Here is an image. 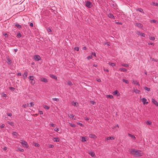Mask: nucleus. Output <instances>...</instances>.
Listing matches in <instances>:
<instances>
[{
	"mask_svg": "<svg viewBox=\"0 0 158 158\" xmlns=\"http://www.w3.org/2000/svg\"><path fill=\"white\" fill-rule=\"evenodd\" d=\"M130 152L131 154L136 157L141 156L143 155V153L142 151L135 149H131L130 151Z\"/></svg>",
	"mask_w": 158,
	"mask_h": 158,
	"instance_id": "1",
	"label": "nucleus"
},
{
	"mask_svg": "<svg viewBox=\"0 0 158 158\" xmlns=\"http://www.w3.org/2000/svg\"><path fill=\"white\" fill-rule=\"evenodd\" d=\"M20 143L23 147L27 148H28L29 145L27 144V143L25 141L21 140H20Z\"/></svg>",
	"mask_w": 158,
	"mask_h": 158,
	"instance_id": "2",
	"label": "nucleus"
},
{
	"mask_svg": "<svg viewBox=\"0 0 158 158\" xmlns=\"http://www.w3.org/2000/svg\"><path fill=\"white\" fill-rule=\"evenodd\" d=\"M115 139V137L114 136H108L105 138V140L108 142L110 140H114Z\"/></svg>",
	"mask_w": 158,
	"mask_h": 158,
	"instance_id": "3",
	"label": "nucleus"
},
{
	"mask_svg": "<svg viewBox=\"0 0 158 158\" xmlns=\"http://www.w3.org/2000/svg\"><path fill=\"white\" fill-rule=\"evenodd\" d=\"M141 101L142 102L143 105H147L149 102L147 101V100L145 98H143L141 99Z\"/></svg>",
	"mask_w": 158,
	"mask_h": 158,
	"instance_id": "4",
	"label": "nucleus"
},
{
	"mask_svg": "<svg viewBox=\"0 0 158 158\" xmlns=\"http://www.w3.org/2000/svg\"><path fill=\"white\" fill-rule=\"evenodd\" d=\"M34 77L33 76H30L29 77V80L31 81V83L32 85H34L35 83V81L34 80Z\"/></svg>",
	"mask_w": 158,
	"mask_h": 158,
	"instance_id": "5",
	"label": "nucleus"
},
{
	"mask_svg": "<svg viewBox=\"0 0 158 158\" xmlns=\"http://www.w3.org/2000/svg\"><path fill=\"white\" fill-rule=\"evenodd\" d=\"M34 59L36 61H39L41 60V58L40 56L38 55H35L34 57Z\"/></svg>",
	"mask_w": 158,
	"mask_h": 158,
	"instance_id": "6",
	"label": "nucleus"
},
{
	"mask_svg": "<svg viewBox=\"0 0 158 158\" xmlns=\"http://www.w3.org/2000/svg\"><path fill=\"white\" fill-rule=\"evenodd\" d=\"M112 94L113 95H116L117 97L119 96L120 95V94L117 90H115L112 92Z\"/></svg>",
	"mask_w": 158,
	"mask_h": 158,
	"instance_id": "7",
	"label": "nucleus"
},
{
	"mask_svg": "<svg viewBox=\"0 0 158 158\" xmlns=\"http://www.w3.org/2000/svg\"><path fill=\"white\" fill-rule=\"evenodd\" d=\"M85 6L89 8H90L92 6V4L91 2L87 1L86 2Z\"/></svg>",
	"mask_w": 158,
	"mask_h": 158,
	"instance_id": "8",
	"label": "nucleus"
},
{
	"mask_svg": "<svg viewBox=\"0 0 158 158\" xmlns=\"http://www.w3.org/2000/svg\"><path fill=\"white\" fill-rule=\"evenodd\" d=\"M40 81L42 82L47 83L48 82V79L44 77H41L40 78Z\"/></svg>",
	"mask_w": 158,
	"mask_h": 158,
	"instance_id": "9",
	"label": "nucleus"
},
{
	"mask_svg": "<svg viewBox=\"0 0 158 158\" xmlns=\"http://www.w3.org/2000/svg\"><path fill=\"white\" fill-rule=\"evenodd\" d=\"M89 137L90 138L93 139H96L97 138V136L95 134H89Z\"/></svg>",
	"mask_w": 158,
	"mask_h": 158,
	"instance_id": "10",
	"label": "nucleus"
},
{
	"mask_svg": "<svg viewBox=\"0 0 158 158\" xmlns=\"http://www.w3.org/2000/svg\"><path fill=\"white\" fill-rule=\"evenodd\" d=\"M88 153L92 157H94L95 156V153L93 151H89Z\"/></svg>",
	"mask_w": 158,
	"mask_h": 158,
	"instance_id": "11",
	"label": "nucleus"
},
{
	"mask_svg": "<svg viewBox=\"0 0 158 158\" xmlns=\"http://www.w3.org/2000/svg\"><path fill=\"white\" fill-rule=\"evenodd\" d=\"M152 103H153L156 106H158V103L157 101H156L154 99L152 98Z\"/></svg>",
	"mask_w": 158,
	"mask_h": 158,
	"instance_id": "12",
	"label": "nucleus"
},
{
	"mask_svg": "<svg viewBox=\"0 0 158 158\" xmlns=\"http://www.w3.org/2000/svg\"><path fill=\"white\" fill-rule=\"evenodd\" d=\"M71 104L72 105L76 107H78L79 106L78 103L75 101H72L71 102Z\"/></svg>",
	"mask_w": 158,
	"mask_h": 158,
	"instance_id": "13",
	"label": "nucleus"
},
{
	"mask_svg": "<svg viewBox=\"0 0 158 158\" xmlns=\"http://www.w3.org/2000/svg\"><path fill=\"white\" fill-rule=\"evenodd\" d=\"M132 83L136 85H138L139 86V82L136 80H132Z\"/></svg>",
	"mask_w": 158,
	"mask_h": 158,
	"instance_id": "14",
	"label": "nucleus"
},
{
	"mask_svg": "<svg viewBox=\"0 0 158 158\" xmlns=\"http://www.w3.org/2000/svg\"><path fill=\"white\" fill-rule=\"evenodd\" d=\"M87 138L86 136H82L81 137V141L84 142L87 141Z\"/></svg>",
	"mask_w": 158,
	"mask_h": 158,
	"instance_id": "15",
	"label": "nucleus"
},
{
	"mask_svg": "<svg viewBox=\"0 0 158 158\" xmlns=\"http://www.w3.org/2000/svg\"><path fill=\"white\" fill-rule=\"evenodd\" d=\"M106 97L107 98L113 99L114 98V97L113 95L110 94H107L106 95Z\"/></svg>",
	"mask_w": 158,
	"mask_h": 158,
	"instance_id": "16",
	"label": "nucleus"
},
{
	"mask_svg": "<svg viewBox=\"0 0 158 158\" xmlns=\"http://www.w3.org/2000/svg\"><path fill=\"white\" fill-rule=\"evenodd\" d=\"M52 140L54 142H59L60 141V139L58 137H54L53 138Z\"/></svg>",
	"mask_w": 158,
	"mask_h": 158,
	"instance_id": "17",
	"label": "nucleus"
},
{
	"mask_svg": "<svg viewBox=\"0 0 158 158\" xmlns=\"http://www.w3.org/2000/svg\"><path fill=\"white\" fill-rule=\"evenodd\" d=\"M50 77L51 78H52L53 79H54L55 80H57V77L56 76H55V75H54L50 74Z\"/></svg>",
	"mask_w": 158,
	"mask_h": 158,
	"instance_id": "18",
	"label": "nucleus"
},
{
	"mask_svg": "<svg viewBox=\"0 0 158 158\" xmlns=\"http://www.w3.org/2000/svg\"><path fill=\"white\" fill-rule=\"evenodd\" d=\"M28 73L27 71L25 72L23 75L24 79H25L27 76Z\"/></svg>",
	"mask_w": 158,
	"mask_h": 158,
	"instance_id": "19",
	"label": "nucleus"
},
{
	"mask_svg": "<svg viewBox=\"0 0 158 158\" xmlns=\"http://www.w3.org/2000/svg\"><path fill=\"white\" fill-rule=\"evenodd\" d=\"M68 116L69 118L70 119H75L74 118V116L73 114H68Z\"/></svg>",
	"mask_w": 158,
	"mask_h": 158,
	"instance_id": "20",
	"label": "nucleus"
},
{
	"mask_svg": "<svg viewBox=\"0 0 158 158\" xmlns=\"http://www.w3.org/2000/svg\"><path fill=\"white\" fill-rule=\"evenodd\" d=\"M119 127V126L118 125L116 124L113 126L112 129L114 130H117Z\"/></svg>",
	"mask_w": 158,
	"mask_h": 158,
	"instance_id": "21",
	"label": "nucleus"
},
{
	"mask_svg": "<svg viewBox=\"0 0 158 158\" xmlns=\"http://www.w3.org/2000/svg\"><path fill=\"white\" fill-rule=\"evenodd\" d=\"M138 35H140L142 37H145V36L146 35L145 33L143 32H138Z\"/></svg>",
	"mask_w": 158,
	"mask_h": 158,
	"instance_id": "22",
	"label": "nucleus"
},
{
	"mask_svg": "<svg viewBox=\"0 0 158 158\" xmlns=\"http://www.w3.org/2000/svg\"><path fill=\"white\" fill-rule=\"evenodd\" d=\"M136 26L139 27L140 28H142L143 27V25L140 23H136L135 24Z\"/></svg>",
	"mask_w": 158,
	"mask_h": 158,
	"instance_id": "23",
	"label": "nucleus"
},
{
	"mask_svg": "<svg viewBox=\"0 0 158 158\" xmlns=\"http://www.w3.org/2000/svg\"><path fill=\"white\" fill-rule=\"evenodd\" d=\"M33 145L35 147H39L40 146V145L38 143L36 142H34L33 143Z\"/></svg>",
	"mask_w": 158,
	"mask_h": 158,
	"instance_id": "24",
	"label": "nucleus"
},
{
	"mask_svg": "<svg viewBox=\"0 0 158 158\" xmlns=\"http://www.w3.org/2000/svg\"><path fill=\"white\" fill-rule=\"evenodd\" d=\"M6 62L8 64H10L11 63V60L10 59L7 58L6 59Z\"/></svg>",
	"mask_w": 158,
	"mask_h": 158,
	"instance_id": "25",
	"label": "nucleus"
},
{
	"mask_svg": "<svg viewBox=\"0 0 158 158\" xmlns=\"http://www.w3.org/2000/svg\"><path fill=\"white\" fill-rule=\"evenodd\" d=\"M17 151H20L22 152H23L24 151V150L23 149L19 148H17L16 150Z\"/></svg>",
	"mask_w": 158,
	"mask_h": 158,
	"instance_id": "26",
	"label": "nucleus"
},
{
	"mask_svg": "<svg viewBox=\"0 0 158 158\" xmlns=\"http://www.w3.org/2000/svg\"><path fill=\"white\" fill-rule=\"evenodd\" d=\"M12 134L13 135L15 136L16 137H17L18 135V134L17 133V132H13L12 133Z\"/></svg>",
	"mask_w": 158,
	"mask_h": 158,
	"instance_id": "27",
	"label": "nucleus"
},
{
	"mask_svg": "<svg viewBox=\"0 0 158 158\" xmlns=\"http://www.w3.org/2000/svg\"><path fill=\"white\" fill-rule=\"evenodd\" d=\"M146 123V124L148 125H151L152 124V122L150 121H147Z\"/></svg>",
	"mask_w": 158,
	"mask_h": 158,
	"instance_id": "28",
	"label": "nucleus"
},
{
	"mask_svg": "<svg viewBox=\"0 0 158 158\" xmlns=\"http://www.w3.org/2000/svg\"><path fill=\"white\" fill-rule=\"evenodd\" d=\"M108 16L110 18H114V15L111 14H109L108 15Z\"/></svg>",
	"mask_w": 158,
	"mask_h": 158,
	"instance_id": "29",
	"label": "nucleus"
},
{
	"mask_svg": "<svg viewBox=\"0 0 158 158\" xmlns=\"http://www.w3.org/2000/svg\"><path fill=\"white\" fill-rule=\"evenodd\" d=\"M43 107L44 109L48 110L50 109V107L47 105H44Z\"/></svg>",
	"mask_w": 158,
	"mask_h": 158,
	"instance_id": "30",
	"label": "nucleus"
},
{
	"mask_svg": "<svg viewBox=\"0 0 158 158\" xmlns=\"http://www.w3.org/2000/svg\"><path fill=\"white\" fill-rule=\"evenodd\" d=\"M119 70L121 71L125 72H126L127 71V69L125 68H120L119 69Z\"/></svg>",
	"mask_w": 158,
	"mask_h": 158,
	"instance_id": "31",
	"label": "nucleus"
},
{
	"mask_svg": "<svg viewBox=\"0 0 158 158\" xmlns=\"http://www.w3.org/2000/svg\"><path fill=\"white\" fill-rule=\"evenodd\" d=\"M35 105V103L33 102H31L29 103V105L30 106H31L32 107L34 106Z\"/></svg>",
	"mask_w": 158,
	"mask_h": 158,
	"instance_id": "32",
	"label": "nucleus"
},
{
	"mask_svg": "<svg viewBox=\"0 0 158 158\" xmlns=\"http://www.w3.org/2000/svg\"><path fill=\"white\" fill-rule=\"evenodd\" d=\"M149 39L150 40H155V38L154 36H151L149 37Z\"/></svg>",
	"mask_w": 158,
	"mask_h": 158,
	"instance_id": "33",
	"label": "nucleus"
},
{
	"mask_svg": "<svg viewBox=\"0 0 158 158\" xmlns=\"http://www.w3.org/2000/svg\"><path fill=\"white\" fill-rule=\"evenodd\" d=\"M128 135H129V136L130 137H131L133 139H135V136L134 135H132L130 134H129Z\"/></svg>",
	"mask_w": 158,
	"mask_h": 158,
	"instance_id": "34",
	"label": "nucleus"
},
{
	"mask_svg": "<svg viewBox=\"0 0 158 158\" xmlns=\"http://www.w3.org/2000/svg\"><path fill=\"white\" fill-rule=\"evenodd\" d=\"M67 84L68 85H73V83L71 81H68L67 82Z\"/></svg>",
	"mask_w": 158,
	"mask_h": 158,
	"instance_id": "35",
	"label": "nucleus"
},
{
	"mask_svg": "<svg viewBox=\"0 0 158 158\" xmlns=\"http://www.w3.org/2000/svg\"><path fill=\"white\" fill-rule=\"evenodd\" d=\"M1 96L2 97H7V95L4 93H2L1 94Z\"/></svg>",
	"mask_w": 158,
	"mask_h": 158,
	"instance_id": "36",
	"label": "nucleus"
},
{
	"mask_svg": "<svg viewBox=\"0 0 158 158\" xmlns=\"http://www.w3.org/2000/svg\"><path fill=\"white\" fill-rule=\"evenodd\" d=\"M109 64L110 65H111L113 67L115 66H116V64L114 63H109Z\"/></svg>",
	"mask_w": 158,
	"mask_h": 158,
	"instance_id": "37",
	"label": "nucleus"
},
{
	"mask_svg": "<svg viewBox=\"0 0 158 158\" xmlns=\"http://www.w3.org/2000/svg\"><path fill=\"white\" fill-rule=\"evenodd\" d=\"M54 146L53 144H50L48 145V147L49 148H54Z\"/></svg>",
	"mask_w": 158,
	"mask_h": 158,
	"instance_id": "38",
	"label": "nucleus"
},
{
	"mask_svg": "<svg viewBox=\"0 0 158 158\" xmlns=\"http://www.w3.org/2000/svg\"><path fill=\"white\" fill-rule=\"evenodd\" d=\"M123 82L125 83L126 84H128L129 83L128 81L127 80H125V79H123Z\"/></svg>",
	"mask_w": 158,
	"mask_h": 158,
	"instance_id": "39",
	"label": "nucleus"
},
{
	"mask_svg": "<svg viewBox=\"0 0 158 158\" xmlns=\"http://www.w3.org/2000/svg\"><path fill=\"white\" fill-rule=\"evenodd\" d=\"M93 58V56H92V55H90V56H88L87 57V59L88 60H90L91 59H92Z\"/></svg>",
	"mask_w": 158,
	"mask_h": 158,
	"instance_id": "40",
	"label": "nucleus"
},
{
	"mask_svg": "<svg viewBox=\"0 0 158 158\" xmlns=\"http://www.w3.org/2000/svg\"><path fill=\"white\" fill-rule=\"evenodd\" d=\"M79 48L78 47H75L74 48V51H79Z\"/></svg>",
	"mask_w": 158,
	"mask_h": 158,
	"instance_id": "41",
	"label": "nucleus"
},
{
	"mask_svg": "<svg viewBox=\"0 0 158 158\" xmlns=\"http://www.w3.org/2000/svg\"><path fill=\"white\" fill-rule=\"evenodd\" d=\"M9 89L12 91H14L15 90V89L13 87H10L9 88Z\"/></svg>",
	"mask_w": 158,
	"mask_h": 158,
	"instance_id": "42",
	"label": "nucleus"
},
{
	"mask_svg": "<svg viewBox=\"0 0 158 158\" xmlns=\"http://www.w3.org/2000/svg\"><path fill=\"white\" fill-rule=\"evenodd\" d=\"M3 34L6 38L7 37H8V35L5 32L3 33Z\"/></svg>",
	"mask_w": 158,
	"mask_h": 158,
	"instance_id": "43",
	"label": "nucleus"
},
{
	"mask_svg": "<svg viewBox=\"0 0 158 158\" xmlns=\"http://www.w3.org/2000/svg\"><path fill=\"white\" fill-rule=\"evenodd\" d=\"M122 66H124L126 67H128V65L127 64H122Z\"/></svg>",
	"mask_w": 158,
	"mask_h": 158,
	"instance_id": "44",
	"label": "nucleus"
},
{
	"mask_svg": "<svg viewBox=\"0 0 158 158\" xmlns=\"http://www.w3.org/2000/svg\"><path fill=\"white\" fill-rule=\"evenodd\" d=\"M90 103L92 105H95L96 104V102L94 101H90Z\"/></svg>",
	"mask_w": 158,
	"mask_h": 158,
	"instance_id": "45",
	"label": "nucleus"
},
{
	"mask_svg": "<svg viewBox=\"0 0 158 158\" xmlns=\"http://www.w3.org/2000/svg\"><path fill=\"white\" fill-rule=\"evenodd\" d=\"M69 124L70 126L72 127H75V125L73 124L70 123Z\"/></svg>",
	"mask_w": 158,
	"mask_h": 158,
	"instance_id": "46",
	"label": "nucleus"
},
{
	"mask_svg": "<svg viewBox=\"0 0 158 158\" xmlns=\"http://www.w3.org/2000/svg\"><path fill=\"white\" fill-rule=\"evenodd\" d=\"M28 104L27 105V104H23V105L22 106V107L23 108H26L28 106Z\"/></svg>",
	"mask_w": 158,
	"mask_h": 158,
	"instance_id": "47",
	"label": "nucleus"
},
{
	"mask_svg": "<svg viewBox=\"0 0 158 158\" xmlns=\"http://www.w3.org/2000/svg\"><path fill=\"white\" fill-rule=\"evenodd\" d=\"M135 92L137 94H139L140 93V91L139 90L136 89L135 90Z\"/></svg>",
	"mask_w": 158,
	"mask_h": 158,
	"instance_id": "48",
	"label": "nucleus"
},
{
	"mask_svg": "<svg viewBox=\"0 0 158 158\" xmlns=\"http://www.w3.org/2000/svg\"><path fill=\"white\" fill-rule=\"evenodd\" d=\"M103 70L105 72L108 73L109 72V70L107 69H105L104 68H103Z\"/></svg>",
	"mask_w": 158,
	"mask_h": 158,
	"instance_id": "49",
	"label": "nucleus"
},
{
	"mask_svg": "<svg viewBox=\"0 0 158 158\" xmlns=\"http://www.w3.org/2000/svg\"><path fill=\"white\" fill-rule=\"evenodd\" d=\"M54 131H55L58 132L59 131V129L58 127H56L54 129Z\"/></svg>",
	"mask_w": 158,
	"mask_h": 158,
	"instance_id": "50",
	"label": "nucleus"
},
{
	"mask_svg": "<svg viewBox=\"0 0 158 158\" xmlns=\"http://www.w3.org/2000/svg\"><path fill=\"white\" fill-rule=\"evenodd\" d=\"M144 89L146 90L147 91H150V88H148V87H145L144 88Z\"/></svg>",
	"mask_w": 158,
	"mask_h": 158,
	"instance_id": "51",
	"label": "nucleus"
},
{
	"mask_svg": "<svg viewBox=\"0 0 158 158\" xmlns=\"http://www.w3.org/2000/svg\"><path fill=\"white\" fill-rule=\"evenodd\" d=\"M17 37L20 38L21 37V34L20 33H18L17 35Z\"/></svg>",
	"mask_w": 158,
	"mask_h": 158,
	"instance_id": "52",
	"label": "nucleus"
},
{
	"mask_svg": "<svg viewBox=\"0 0 158 158\" xmlns=\"http://www.w3.org/2000/svg\"><path fill=\"white\" fill-rule=\"evenodd\" d=\"M77 124L78 125H80L81 127H83L84 126V125L83 124H82L81 123H78V122L77 123Z\"/></svg>",
	"mask_w": 158,
	"mask_h": 158,
	"instance_id": "53",
	"label": "nucleus"
},
{
	"mask_svg": "<svg viewBox=\"0 0 158 158\" xmlns=\"http://www.w3.org/2000/svg\"><path fill=\"white\" fill-rule=\"evenodd\" d=\"M53 100L54 101H56L57 102H58L59 101V99L57 98H53Z\"/></svg>",
	"mask_w": 158,
	"mask_h": 158,
	"instance_id": "54",
	"label": "nucleus"
},
{
	"mask_svg": "<svg viewBox=\"0 0 158 158\" xmlns=\"http://www.w3.org/2000/svg\"><path fill=\"white\" fill-rule=\"evenodd\" d=\"M91 55L92 56H94L95 57H96V53H95V52H92L91 53Z\"/></svg>",
	"mask_w": 158,
	"mask_h": 158,
	"instance_id": "55",
	"label": "nucleus"
},
{
	"mask_svg": "<svg viewBox=\"0 0 158 158\" xmlns=\"http://www.w3.org/2000/svg\"><path fill=\"white\" fill-rule=\"evenodd\" d=\"M16 26L18 28H21V26L19 25V24H16Z\"/></svg>",
	"mask_w": 158,
	"mask_h": 158,
	"instance_id": "56",
	"label": "nucleus"
},
{
	"mask_svg": "<svg viewBox=\"0 0 158 158\" xmlns=\"http://www.w3.org/2000/svg\"><path fill=\"white\" fill-rule=\"evenodd\" d=\"M8 123L10 125L12 126H13L14 124V123L12 122H8Z\"/></svg>",
	"mask_w": 158,
	"mask_h": 158,
	"instance_id": "57",
	"label": "nucleus"
},
{
	"mask_svg": "<svg viewBox=\"0 0 158 158\" xmlns=\"http://www.w3.org/2000/svg\"><path fill=\"white\" fill-rule=\"evenodd\" d=\"M152 5L155 6H158V3H152Z\"/></svg>",
	"mask_w": 158,
	"mask_h": 158,
	"instance_id": "58",
	"label": "nucleus"
},
{
	"mask_svg": "<svg viewBox=\"0 0 158 158\" xmlns=\"http://www.w3.org/2000/svg\"><path fill=\"white\" fill-rule=\"evenodd\" d=\"M148 44L149 45H154V43H153L151 42H149L148 43Z\"/></svg>",
	"mask_w": 158,
	"mask_h": 158,
	"instance_id": "59",
	"label": "nucleus"
},
{
	"mask_svg": "<svg viewBox=\"0 0 158 158\" xmlns=\"http://www.w3.org/2000/svg\"><path fill=\"white\" fill-rule=\"evenodd\" d=\"M47 31L48 32H52V30L50 28H48L47 30Z\"/></svg>",
	"mask_w": 158,
	"mask_h": 158,
	"instance_id": "60",
	"label": "nucleus"
},
{
	"mask_svg": "<svg viewBox=\"0 0 158 158\" xmlns=\"http://www.w3.org/2000/svg\"><path fill=\"white\" fill-rule=\"evenodd\" d=\"M96 81L98 82H100L101 80L100 78H97L96 79Z\"/></svg>",
	"mask_w": 158,
	"mask_h": 158,
	"instance_id": "61",
	"label": "nucleus"
},
{
	"mask_svg": "<svg viewBox=\"0 0 158 158\" xmlns=\"http://www.w3.org/2000/svg\"><path fill=\"white\" fill-rule=\"evenodd\" d=\"M85 119L86 121H88L89 120V118L87 117H85Z\"/></svg>",
	"mask_w": 158,
	"mask_h": 158,
	"instance_id": "62",
	"label": "nucleus"
},
{
	"mask_svg": "<svg viewBox=\"0 0 158 158\" xmlns=\"http://www.w3.org/2000/svg\"><path fill=\"white\" fill-rule=\"evenodd\" d=\"M39 113L40 114H43V111L41 110L39 111Z\"/></svg>",
	"mask_w": 158,
	"mask_h": 158,
	"instance_id": "63",
	"label": "nucleus"
},
{
	"mask_svg": "<svg viewBox=\"0 0 158 158\" xmlns=\"http://www.w3.org/2000/svg\"><path fill=\"white\" fill-rule=\"evenodd\" d=\"M7 149V148L6 147H5L3 148V150H4L5 151Z\"/></svg>",
	"mask_w": 158,
	"mask_h": 158,
	"instance_id": "64",
	"label": "nucleus"
}]
</instances>
